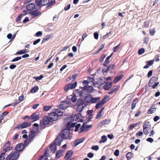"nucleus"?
<instances>
[{
	"label": "nucleus",
	"mask_w": 160,
	"mask_h": 160,
	"mask_svg": "<svg viewBox=\"0 0 160 160\" xmlns=\"http://www.w3.org/2000/svg\"><path fill=\"white\" fill-rule=\"evenodd\" d=\"M36 4L38 6H44L48 3V2L47 0H43V2H42V0H36Z\"/></svg>",
	"instance_id": "11"
},
{
	"label": "nucleus",
	"mask_w": 160,
	"mask_h": 160,
	"mask_svg": "<svg viewBox=\"0 0 160 160\" xmlns=\"http://www.w3.org/2000/svg\"><path fill=\"white\" fill-rule=\"evenodd\" d=\"M23 15L24 14H20L17 18L16 21L17 22L20 21L21 20V19Z\"/></svg>",
	"instance_id": "45"
},
{
	"label": "nucleus",
	"mask_w": 160,
	"mask_h": 160,
	"mask_svg": "<svg viewBox=\"0 0 160 160\" xmlns=\"http://www.w3.org/2000/svg\"><path fill=\"white\" fill-rule=\"evenodd\" d=\"M123 77L122 75H120L118 77H116L115 78L114 80L113 81V83H115L119 81Z\"/></svg>",
	"instance_id": "26"
},
{
	"label": "nucleus",
	"mask_w": 160,
	"mask_h": 160,
	"mask_svg": "<svg viewBox=\"0 0 160 160\" xmlns=\"http://www.w3.org/2000/svg\"><path fill=\"white\" fill-rule=\"evenodd\" d=\"M101 139V140L99 141V142L100 143L106 142L107 140V138L106 136L103 135Z\"/></svg>",
	"instance_id": "29"
},
{
	"label": "nucleus",
	"mask_w": 160,
	"mask_h": 160,
	"mask_svg": "<svg viewBox=\"0 0 160 160\" xmlns=\"http://www.w3.org/2000/svg\"><path fill=\"white\" fill-rule=\"evenodd\" d=\"M156 109L154 106H152L149 109L148 113L149 114L153 113V112L156 110Z\"/></svg>",
	"instance_id": "31"
},
{
	"label": "nucleus",
	"mask_w": 160,
	"mask_h": 160,
	"mask_svg": "<svg viewBox=\"0 0 160 160\" xmlns=\"http://www.w3.org/2000/svg\"><path fill=\"white\" fill-rule=\"evenodd\" d=\"M158 79V78L156 77H153L150 79L149 83V86H152L154 83H155V82L157 81Z\"/></svg>",
	"instance_id": "12"
},
{
	"label": "nucleus",
	"mask_w": 160,
	"mask_h": 160,
	"mask_svg": "<svg viewBox=\"0 0 160 160\" xmlns=\"http://www.w3.org/2000/svg\"><path fill=\"white\" fill-rule=\"evenodd\" d=\"M71 100L72 102H75L77 100L76 96L75 95L73 96L71 98Z\"/></svg>",
	"instance_id": "47"
},
{
	"label": "nucleus",
	"mask_w": 160,
	"mask_h": 160,
	"mask_svg": "<svg viewBox=\"0 0 160 160\" xmlns=\"http://www.w3.org/2000/svg\"><path fill=\"white\" fill-rule=\"evenodd\" d=\"M53 112L49 114V118L52 121H56L58 118V116L63 115V112L58 109H54Z\"/></svg>",
	"instance_id": "1"
},
{
	"label": "nucleus",
	"mask_w": 160,
	"mask_h": 160,
	"mask_svg": "<svg viewBox=\"0 0 160 160\" xmlns=\"http://www.w3.org/2000/svg\"><path fill=\"white\" fill-rule=\"evenodd\" d=\"M52 108L51 106H44L43 108V110L45 111H48Z\"/></svg>",
	"instance_id": "39"
},
{
	"label": "nucleus",
	"mask_w": 160,
	"mask_h": 160,
	"mask_svg": "<svg viewBox=\"0 0 160 160\" xmlns=\"http://www.w3.org/2000/svg\"><path fill=\"white\" fill-rule=\"evenodd\" d=\"M139 125L138 123H135L132 124L130 125L129 127V129L130 130H132L133 129L134 127Z\"/></svg>",
	"instance_id": "37"
},
{
	"label": "nucleus",
	"mask_w": 160,
	"mask_h": 160,
	"mask_svg": "<svg viewBox=\"0 0 160 160\" xmlns=\"http://www.w3.org/2000/svg\"><path fill=\"white\" fill-rule=\"evenodd\" d=\"M70 6L71 5L70 4H68L66 5L64 8V10L67 11L70 8Z\"/></svg>",
	"instance_id": "52"
},
{
	"label": "nucleus",
	"mask_w": 160,
	"mask_h": 160,
	"mask_svg": "<svg viewBox=\"0 0 160 160\" xmlns=\"http://www.w3.org/2000/svg\"><path fill=\"white\" fill-rule=\"evenodd\" d=\"M6 153H2L0 155V160H3L6 156Z\"/></svg>",
	"instance_id": "43"
},
{
	"label": "nucleus",
	"mask_w": 160,
	"mask_h": 160,
	"mask_svg": "<svg viewBox=\"0 0 160 160\" xmlns=\"http://www.w3.org/2000/svg\"><path fill=\"white\" fill-rule=\"evenodd\" d=\"M91 148L93 150L97 151L99 149V148L98 146V145H94V146H92V147Z\"/></svg>",
	"instance_id": "46"
},
{
	"label": "nucleus",
	"mask_w": 160,
	"mask_h": 160,
	"mask_svg": "<svg viewBox=\"0 0 160 160\" xmlns=\"http://www.w3.org/2000/svg\"><path fill=\"white\" fill-rule=\"evenodd\" d=\"M155 32V31L154 28L151 29L150 30V34L151 35L153 36Z\"/></svg>",
	"instance_id": "50"
},
{
	"label": "nucleus",
	"mask_w": 160,
	"mask_h": 160,
	"mask_svg": "<svg viewBox=\"0 0 160 160\" xmlns=\"http://www.w3.org/2000/svg\"><path fill=\"white\" fill-rule=\"evenodd\" d=\"M103 104L101 101L98 103L96 106L95 108L96 109H98L101 108L103 105Z\"/></svg>",
	"instance_id": "38"
},
{
	"label": "nucleus",
	"mask_w": 160,
	"mask_h": 160,
	"mask_svg": "<svg viewBox=\"0 0 160 160\" xmlns=\"http://www.w3.org/2000/svg\"><path fill=\"white\" fill-rule=\"evenodd\" d=\"M84 140V139L81 138L79 139H78L76 140L75 143H74V147H76L78 145L83 142Z\"/></svg>",
	"instance_id": "24"
},
{
	"label": "nucleus",
	"mask_w": 160,
	"mask_h": 160,
	"mask_svg": "<svg viewBox=\"0 0 160 160\" xmlns=\"http://www.w3.org/2000/svg\"><path fill=\"white\" fill-rule=\"evenodd\" d=\"M63 139H61L60 137H58L54 142L57 145L60 146Z\"/></svg>",
	"instance_id": "16"
},
{
	"label": "nucleus",
	"mask_w": 160,
	"mask_h": 160,
	"mask_svg": "<svg viewBox=\"0 0 160 160\" xmlns=\"http://www.w3.org/2000/svg\"><path fill=\"white\" fill-rule=\"evenodd\" d=\"M52 37V36L51 35H48L45 36L43 39V41H46L49 40Z\"/></svg>",
	"instance_id": "40"
},
{
	"label": "nucleus",
	"mask_w": 160,
	"mask_h": 160,
	"mask_svg": "<svg viewBox=\"0 0 160 160\" xmlns=\"http://www.w3.org/2000/svg\"><path fill=\"white\" fill-rule=\"evenodd\" d=\"M39 160H47V156L46 155L42 156Z\"/></svg>",
	"instance_id": "56"
},
{
	"label": "nucleus",
	"mask_w": 160,
	"mask_h": 160,
	"mask_svg": "<svg viewBox=\"0 0 160 160\" xmlns=\"http://www.w3.org/2000/svg\"><path fill=\"white\" fill-rule=\"evenodd\" d=\"M77 106H85L84 104L83 101L81 99H79L77 102Z\"/></svg>",
	"instance_id": "28"
},
{
	"label": "nucleus",
	"mask_w": 160,
	"mask_h": 160,
	"mask_svg": "<svg viewBox=\"0 0 160 160\" xmlns=\"http://www.w3.org/2000/svg\"><path fill=\"white\" fill-rule=\"evenodd\" d=\"M35 5L33 3H31L28 4L27 6V8L28 10H32L34 9Z\"/></svg>",
	"instance_id": "17"
},
{
	"label": "nucleus",
	"mask_w": 160,
	"mask_h": 160,
	"mask_svg": "<svg viewBox=\"0 0 160 160\" xmlns=\"http://www.w3.org/2000/svg\"><path fill=\"white\" fill-rule=\"evenodd\" d=\"M106 56V55L104 54H103L102 55V56L101 57L100 60V61L101 62H103V60L105 58Z\"/></svg>",
	"instance_id": "58"
},
{
	"label": "nucleus",
	"mask_w": 160,
	"mask_h": 160,
	"mask_svg": "<svg viewBox=\"0 0 160 160\" xmlns=\"http://www.w3.org/2000/svg\"><path fill=\"white\" fill-rule=\"evenodd\" d=\"M109 100L108 97L105 96L104 98L101 101L102 103L104 104V103H105L107 101Z\"/></svg>",
	"instance_id": "41"
},
{
	"label": "nucleus",
	"mask_w": 160,
	"mask_h": 160,
	"mask_svg": "<svg viewBox=\"0 0 160 160\" xmlns=\"http://www.w3.org/2000/svg\"><path fill=\"white\" fill-rule=\"evenodd\" d=\"M50 118L48 117H44L42 122H41L40 124V128L42 129L45 128V125L48 124L50 122Z\"/></svg>",
	"instance_id": "4"
},
{
	"label": "nucleus",
	"mask_w": 160,
	"mask_h": 160,
	"mask_svg": "<svg viewBox=\"0 0 160 160\" xmlns=\"http://www.w3.org/2000/svg\"><path fill=\"white\" fill-rule=\"evenodd\" d=\"M24 148L23 144L20 143L15 148V149L18 151H21L23 150Z\"/></svg>",
	"instance_id": "13"
},
{
	"label": "nucleus",
	"mask_w": 160,
	"mask_h": 160,
	"mask_svg": "<svg viewBox=\"0 0 160 160\" xmlns=\"http://www.w3.org/2000/svg\"><path fill=\"white\" fill-rule=\"evenodd\" d=\"M77 76L76 74H74L72 75L69 78L67 79V81H69L71 79H74Z\"/></svg>",
	"instance_id": "44"
},
{
	"label": "nucleus",
	"mask_w": 160,
	"mask_h": 160,
	"mask_svg": "<svg viewBox=\"0 0 160 160\" xmlns=\"http://www.w3.org/2000/svg\"><path fill=\"white\" fill-rule=\"evenodd\" d=\"M98 34L97 32H95L94 33V38L96 39H97L98 38Z\"/></svg>",
	"instance_id": "62"
},
{
	"label": "nucleus",
	"mask_w": 160,
	"mask_h": 160,
	"mask_svg": "<svg viewBox=\"0 0 160 160\" xmlns=\"http://www.w3.org/2000/svg\"><path fill=\"white\" fill-rule=\"evenodd\" d=\"M92 99V96L91 95H89L87 97L85 98V101L86 103H88L90 102H91Z\"/></svg>",
	"instance_id": "30"
},
{
	"label": "nucleus",
	"mask_w": 160,
	"mask_h": 160,
	"mask_svg": "<svg viewBox=\"0 0 160 160\" xmlns=\"http://www.w3.org/2000/svg\"><path fill=\"white\" fill-rule=\"evenodd\" d=\"M119 87L116 86L115 88H112V92H117L119 89Z\"/></svg>",
	"instance_id": "54"
},
{
	"label": "nucleus",
	"mask_w": 160,
	"mask_h": 160,
	"mask_svg": "<svg viewBox=\"0 0 160 160\" xmlns=\"http://www.w3.org/2000/svg\"><path fill=\"white\" fill-rule=\"evenodd\" d=\"M73 116H74L75 118V121H77L78 122H83L82 119V115L80 113H78L76 116L75 114L74 115H73L72 117H73Z\"/></svg>",
	"instance_id": "9"
},
{
	"label": "nucleus",
	"mask_w": 160,
	"mask_h": 160,
	"mask_svg": "<svg viewBox=\"0 0 160 160\" xmlns=\"http://www.w3.org/2000/svg\"><path fill=\"white\" fill-rule=\"evenodd\" d=\"M50 149L53 152H54L57 149L56 145L54 143L51 144Z\"/></svg>",
	"instance_id": "27"
},
{
	"label": "nucleus",
	"mask_w": 160,
	"mask_h": 160,
	"mask_svg": "<svg viewBox=\"0 0 160 160\" xmlns=\"http://www.w3.org/2000/svg\"><path fill=\"white\" fill-rule=\"evenodd\" d=\"M119 150L117 149L114 152V155L116 156H118L119 155Z\"/></svg>",
	"instance_id": "64"
},
{
	"label": "nucleus",
	"mask_w": 160,
	"mask_h": 160,
	"mask_svg": "<svg viewBox=\"0 0 160 160\" xmlns=\"http://www.w3.org/2000/svg\"><path fill=\"white\" fill-rule=\"evenodd\" d=\"M43 78V76L42 75H41L39 77H34V78L36 80L38 81L39 80H41L42 78Z\"/></svg>",
	"instance_id": "49"
},
{
	"label": "nucleus",
	"mask_w": 160,
	"mask_h": 160,
	"mask_svg": "<svg viewBox=\"0 0 160 160\" xmlns=\"http://www.w3.org/2000/svg\"><path fill=\"white\" fill-rule=\"evenodd\" d=\"M120 44L115 47L113 48V52H115L118 51L119 49V46Z\"/></svg>",
	"instance_id": "57"
},
{
	"label": "nucleus",
	"mask_w": 160,
	"mask_h": 160,
	"mask_svg": "<svg viewBox=\"0 0 160 160\" xmlns=\"http://www.w3.org/2000/svg\"><path fill=\"white\" fill-rule=\"evenodd\" d=\"M100 99V98H93L92 97V99L91 100V103H95L97 102V101Z\"/></svg>",
	"instance_id": "42"
},
{
	"label": "nucleus",
	"mask_w": 160,
	"mask_h": 160,
	"mask_svg": "<svg viewBox=\"0 0 160 160\" xmlns=\"http://www.w3.org/2000/svg\"><path fill=\"white\" fill-rule=\"evenodd\" d=\"M21 59V57H17L16 58H15L13 59H12V62H14L18 61L20 60Z\"/></svg>",
	"instance_id": "51"
},
{
	"label": "nucleus",
	"mask_w": 160,
	"mask_h": 160,
	"mask_svg": "<svg viewBox=\"0 0 160 160\" xmlns=\"http://www.w3.org/2000/svg\"><path fill=\"white\" fill-rule=\"evenodd\" d=\"M153 60H151L147 62V64L149 66H151L152 65L153 63Z\"/></svg>",
	"instance_id": "61"
},
{
	"label": "nucleus",
	"mask_w": 160,
	"mask_h": 160,
	"mask_svg": "<svg viewBox=\"0 0 160 160\" xmlns=\"http://www.w3.org/2000/svg\"><path fill=\"white\" fill-rule=\"evenodd\" d=\"M126 158H130L132 157V153L131 152H128L126 155Z\"/></svg>",
	"instance_id": "53"
},
{
	"label": "nucleus",
	"mask_w": 160,
	"mask_h": 160,
	"mask_svg": "<svg viewBox=\"0 0 160 160\" xmlns=\"http://www.w3.org/2000/svg\"><path fill=\"white\" fill-rule=\"evenodd\" d=\"M10 142L8 141L5 145L3 150L5 152H8V151L11 150L12 149V147H10Z\"/></svg>",
	"instance_id": "8"
},
{
	"label": "nucleus",
	"mask_w": 160,
	"mask_h": 160,
	"mask_svg": "<svg viewBox=\"0 0 160 160\" xmlns=\"http://www.w3.org/2000/svg\"><path fill=\"white\" fill-rule=\"evenodd\" d=\"M112 83L111 82L106 83L103 86V88L105 90H108L112 86Z\"/></svg>",
	"instance_id": "14"
},
{
	"label": "nucleus",
	"mask_w": 160,
	"mask_h": 160,
	"mask_svg": "<svg viewBox=\"0 0 160 160\" xmlns=\"http://www.w3.org/2000/svg\"><path fill=\"white\" fill-rule=\"evenodd\" d=\"M102 112H101V111H99L98 113V114L96 117V119H98L100 117H101L102 116V115L101 114Z\"/></svg>",
	"instance_id": "55"
},
{
	"label": "nucleus",
	"mask_w": 160,
	"mask_h": 160,
	"mask_svg": "<svg viewBox=\"0 0 160 160\" xmlns=\"http://www.w3.org/2000/svg\"><path fill=\"white\" fill-rule=\"evenodd\" d=\"M63 150H61L57 152L56 155V158L57 159L59 158L63 154Z\"/></svg>",
	"instance_id": "18"
},
{
	"label": "nucleus",
	"mask_w": 160,
	"mask_h": 160,
	"mask_svg": "<svg viewBox=\"0 0 160 160\" xmlns=\"http://www.w3.org/2000/svg\"><path fill=\"white\" fill-rule=\"evenodd\" d=\"M159 84V82H157L155 83V84H153L152 85V86H149V87H152L153 89H154Z\"/></svg>",
	"instance_id": "59"
},
{
	"label": "nucleus",
	"mask_w": 160,
	"mask_h": 160,
	"mask_svg": "<svg viewBox=\"0 0 160 160\" xmlns=\"http://www.w3.org/2000/svg\"><path fill=\"white\" fill-rule=\"evenodd\" d=\"M86 124L84 123L83 124L81 128L80 131H79V132H81L86 131L88 130L87 128H86Z\"/></svg>",
	"instance_id": "21"
},
{
	"label": "nucleus",
	"mask_w": 160,
	"mask_h": 160,
	"mask_svg": "<svg viewBox=\"0 0 160 160\" xmlns=\"http://www.w3.org/2000/svg\"><path fill=\"white\" fill-rule=\"evenodd\" d=\"M40 13L39 12L37 11H34L32 12L31 15L32 16V17H35L40 14Z\"/></svg>",
	"instance_id": "34"
},
{
	"label": "nucleus",
	"mask_w": 160,
	"mask_h": 160,
	"mask_svg": "<svg viewBox=\"0 0 160 160\" xmlns=\"http://www.w3.org/2000/svg\"><path fill=\"white\" fill-rule=\"evenodd\" d=\"M19 153L17 151L12 152L7 157L9 160H17L19 156Z\"/></svg>",
	"instance_id": "2"
},
{
	"label": "nucleus",
	"mask_w": 160,
	"mask_h": 160,
	"mask_svg": "<svg viewBox=\"0 0 160 160\" xmlns=\"http://www.w3.org/2000/svg\"><path fill=\"white\" fill-rule=\"evenodd\" d=\"M73 153L72 151L71 150H70L68 151L66 155L65 158H70V157L72 155Z\"/></svg>",
	"instance_id": "25"
},
{
	"label": "nucleus",
	"mask_w": 160,
	"mask_h": 160,
	"mask_svg": "<svg viewBox=\"0 0 160 160\" xmlns=\"http://www.w3.org/2000/svg\"><path fill=\"white\" fill-rule=\"evenodd\" d=\"M39 88L37 86H34L30 90V92L34 93L37 92Z\"/></svg>",
	"instance_id": "22"
},
{
	"label": "nucleus",
	"mask_w": 160,
	"mask_h": 160,
	"mask_svg": "<svg viewBox=\"0 0 160 160\" xmlns=\"http://www.w3.org/2000/svg\"><path fill=\"white\" fill-rule=\"evenodd\" d=\"M110 122V119H106L102 121L101 122H100V125L103 126L105 125L109 124Z\"/></svg>",
	"instance_id": "19"
},
{
	"label": "nucleus",
	"mask_w": 160,
	"mask_h": 160,
	"mask_svg": "<svg viewBox=\"0 0 160 160\" xmlns=\"http://www.w3.org/2000/svg\"><path fill=\"white\" fill-rule=\"evenodd\" d=\"M69 87L70 89H73L74 88L77 86V82H75L74 83H71L68 84Z\"/></svg>",
	"instance_id": "23"
},
{
	"label": "nucleus",
	"mask_w": 160,
	"mask_h": 160,
	"mask_svg": "<svg viewBox=\"0 0 160 160\" xmlns=\"http://www.w3.org/2000/svg\"><path fill=\"white\" fill-rule=\"evenodd\" d=\"M70 106V103L64 102L61 103L59 106V108L62 110L66 109Z\"/></svg>",
	"instance_id": "7"
},
{
	"label": "nucleus",
	"mask_w": 160,
	"mask_h": 160,
	"mask_svg": "<svg viewBox=\"0 0 160 160\" xmlns=\"http://www.w3.org/2000/svg\"><path fill=\"white\" fill-rule=\"evenodd\" d=\"M81 124H77L75 127V132H77L79 128L80 127Z\"/></svg>",
	"instance_id": "60"
},
{
	"label": "nucleus",
	"mask_w": 160,
	"mask_h": 160,
	"mask_svg": "<svg viewBox=\"0 0 160 160\" xmlns=\"http://www.w3.org/2000/svg\"><path fill=\"white\" fill-rule=\"evenodd\" d=\"M151 126L150 122L148 121H146L143 126V132L145 135H148L151 130Z\"/></svg>",
	"instance_id": "3"
},
{
	"label": "nucleus",
	"mask_w": 160,
	"mask_h": 160,
	"mask_svg": "<svg viewBox=\"0 0 160 160\" xmlns=\"http://www.w3.org/2000/svg\"><path fill=\"white\" fill-rule=\"evenodd\" d=\"M69 135V130L67 129H64L60 135L59 137H60L62 139H64L67 138Z\"/></svg>",
	"instance_id": "5"
},
{
	"label": "nucleus",
	"mask_w": 160,
	"mask_h": 160,
	"mask_svg": "<svg viewBox=\"0 0 160 160\" xmlns=\"http://www.w3.org/2000/svg\"><path fill=\"white\" fill-rule=\"evenodd\" d=\"M31 125L30 122H24L22 123L21 124L19 125L17 127V128H23L27 127Z\"/></svg>",
	"instance_id": "10"
},
{
	"label": "nucleus",
	"mask_w": 160,
	"mask_h": 160,
	"mask_svg": "<svg viewBox=\"0 0 160 160\" xmlns=\"http://www.w3.org/2000/svg\"><path fill=\"white\" fill-rule=\"evenodd\" d=\"M84 106H78L77 110L79 112H81L82 111Z\"/></svg>",
	"instance_id": "36"
},
{
	"label": "nucleus",
	"mask_w": 160,
	"mask_h": 160,
	"mask_svg": "<svg viewBox=\"0 0 160 160\" xmlns=\"http://www.w3.org/2000/svg\"><path fill=\"white\" fill-rule=\"evenodd\" d=\"M113 54V53H112L108 57L105 61L104 62L103 65L105 66H106L107 64L109 62V59L110 58H111V57L112 56V55Z\"/></svg>",
	"instance_id": "20"
},
{
	"label": "nucleus",
	"mask_w": 160,
	"mask_h": 160,
	"mask_svg": "<svg viewBox=\"0 0 160 160\" xmlns=\"http://www.w3.org/2000/svg\"><path fill=\"white\" fill-rule=\"evenodd\" d=\"M27 50L26 49L21 50L17 52V54L21 55L27 52Z\"/></svg>",
	"instance_id": "35"
},
{
	"label": "nucleus",
	"mask_w": 160,
	"mask_h": 160,
	"mask_svg": "<svg viewBox=\"0 0 160 160\" xmlns=\"http://www.w3.org/2000/svg\"><path fill=\"white\" fill-rule=\"evenodd\" d=\"M35 135L36 133L35 132L33 131H32L29 133V137L31 139H32L35 137Z\"/></svg>",
	"instance_id": "32"
},
{
	"label": "nucleus",
	"mask_w": 160,
	"mask_h": 160,
	"mask_svg": "<svg viewBox=\"0 0 160 160\" xmlns=\"http://www.w3.org/2000/svg\"><path fill=\"white\" fill-rule=\"evenodd\" d=\"M76 123L75 122H73L72 123H71V122H68L67 124V127L70 130H71L72 129H71V127H74Z\"/></svg>",
	"instance_id": "33"
},
{
	"label": "nucleus",
	"mask_w": 160,
	"mask_h": 160,
	"mask_svg": "<svg viewBox=\"0 0 160 160\" xmlns=\"http://www.w3.org/2000/svg\"><path fill=\"white\" fill-rule=\"evenodd\" d=\"M40 115L37 112H35L32 114L29 117V118L32 122L36 121L39 119Z\"/></svg>",
	"instance_id": "6"
},
{
	"label": "nucleus",
	"mask_w": 160,
	"mask_h": 160,
	"mask_svg": "<svg viewBox=\"0 0 160 160\" xmlns=\"http://www.w3.org/2000/svg\"><path fill=\"white\" fill-rule=\"evenodd\" d=\"M24 99V96L23 95H22L19 97L18 98V100L19 102H22Z\"/></svg>",
	"instance_id": "63"
},
{
	"label": "nucleus",
	"mask_w": 160,
	"mask_h": 160,
	"mask_svg": "<svg viewBox=\"0 0 160 160\" xmlns=\"http://www.w3.org/2000/svg\"><path fill=\"white\" fill-rule=\"evenodd\" d=\"M115 68V66L114 65H110L107 69H104L102 70V72H107L108 71L110 70H112Z\"/></svg>",
	"instance_id": "15"
},
{
	"label": "nucleus",
	"mask_w": 160,
	"mask_h": 160,
	"mask_svg": "<svg viewBox=\"0 0 160 160\" xmlns=\"http://www.w3.org/2000/svg\"><path fill=\"white\" fill-rule=\"evenodd\" d=\"M144 52V49L143 48H141L138 51V53L139 55H141Z\"/></svg>",
	"instance_id": "48"
}]
</instances>
